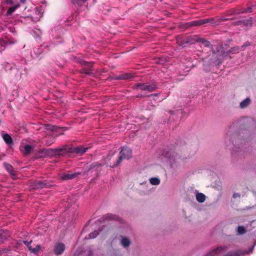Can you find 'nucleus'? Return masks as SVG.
Here are the masks:
<instances>
[{
	"label": "nucleus",
	"instance_id": "nucleus-1",
	"mask_svg": "<svg viewBox=\"0 0 256 256\" xmlns=\"http://www.w3.org/2000/svg\"><path fill=\"white\" fill-rule=\"evenodd\" d=\"M121 150L120 152V156L116 164L113 166H118L123 160H128L132 157V150L128 146H123L120 148Z\"/></svg>",
	"mask_w": 256,
	"mask_h": 256
},
{
	"label": "nucleus",
	"instance_id": "nucleus-2",
	"mask_svg": "<svg viewBox=\"0 0 256 256\" xmlns=\"http://www.w3.org/2000/svg\"><path fill=\"white\" fill-rule=\"evenodd\" d=\"M133 88L135 90H141L148 91V92H154L157 88V85L155 82L151 84L147 85L145 83H138Z\"/></svg>",
	"mask_w": 256,
	"mask_h": 256
},
{
	"label": "nucleus",
	"instance_id": "nucleus-3",
	"mask_svg": "<svg viewBox=\"0 0 256 256\" xmlns=\"http://www.w3.org/2000/svg\"><path fill=\"white\" fill-rule=\"evenodd\" d=\"M32 186L35 189H42L44 188H51L53 184L47 180H36L32 182Z\"/></svg>",
	"mask_w": 256,
	"mask_h": 256
},
{
	"label": "nucleus",
	"instance_id": "nucleus-4",
	"mask_svg": "<svg viewBox=\"0 0 256 256\" xmlns=\"http://www.w3.org/2000/svg\"><path fill=\"white\" fill-rule=\"evenodd\" d=\"M70 145H63L61 147L56 148V156H64L70 153Z\"/></svg>",
	"mask_w": 256,
	"mask_h": 256
},
{
	"label": "nucleus",
	"instance_id": "nucleus-5",
	"mask_svg": "<svg viewBox=\"0 0 256 256\" xmlns=\"http://www.w3.org/2000/svg\"><path fill=\"white\" fill-rule=\"evenodd\" d=\"M88 149V147L84 148L82 146L74 147L70 145V153L71 154H76L78 156H82Z\"/></svg>",
	"mask_w": 256,
	"mask_h": 256
},
{
	"label": "nucleus",
	"instance_id": "nucleus-6",
	"mask_svg": "<svg viewBox=\"0 0 256 256\" xmlns=\"http://www.w3.org/2000/svg\"><path fill=\"white\" fill-rule=\"evenodd\" d=\"M81 174L80 172H72L70 171L67 173L64 174L61 176L62 180H68L77 178Z\"/></svg>",
	"mask_w": 256,
	"mask_h": 256
},
{
	"label": "nucleus",
	"instance_id": "nucleus-7",
	"mask_svg": "<svg viewBox=\"0 0 256 256\" xmlns=\"http://www.w3.org/2000/svg\"><path fill=\"white\" fill-rule=\"evenodd\" d=\"M200 43L203 44V45L206 48H208L210 49L211 51L212 52L213 54H215L216 52H218V48H216L214 47H216L212 45L210 42L206 40V39L202 38V40L200 42Z\"/></svg>",
	"mask_w": 256,
	"mask_h": 256
},
{
	"label": "nucleus",
	"instance_id": "nucleus-8",
	"mask_svg": "<svg viewBox=\"0 0 256 256\" xmlns=\"http://www.w3.org/2000/svg\"><path fill=\"white\" fill-rule=\"evenodd\" d=\"M65 250V245L64 244L59 242L56 244L54 247V252L56 256L60 255L63 253Z\"/></svg>",
	"mask_w": 256,
	"mask_h": 256
},
{
	"label": "nucleus",
	"instance_id": "nucleus-9",
	"mask_svg": "<svg viewBox=\"0 0 256 256\" xmlns=\"http://www.w3.org/2000/svg\"><path fill=\"white\" fill-rule=\"evenodd\" d=\"M10 234L8 230H0V244H2L8 238L10 237Z\"/></svg>",
	"mask_w": 256,
	"mask_h": 256
},
{
	"label": "nucleus",
	"instance_id": "nucleus-10",
	"mask_svg": "<svg viewBox=\"0 0 256 256\" xmlns=\"http://www.w3.org/2000/svg\"><path fill=\"white\" fill-rule=\"evenodd\" d=\"M118 216L116 214H107L104 215L100 220L102 222H104L106 220H118Z\"/></svg>",
	"mask_w": 256,
	"mask_h": 256
},
{
	"label": "nucleus",
	"instance_id": "nucleus-11",
	"mask_svg": "<svg viewBox=\"0 0 256 256\" xmlns=\"http://www.w3.org/2000/svg\"><path fill=\"white\" fill-rule=\"evenodd\" d=\"M255 7L254 6H249L246 9H244L241 10H234V13L229 12L228 14V16H230L232 15V14H244V13H248V12H252L254 11V8Z\"/></svg>",
	"mask_w": 256,
	"mask_h": 256
},
{
	"label": "nucleus",
	"instance_id": "nucleus-12",
	"mask_svg": "<svg viewBox=\"0 0 256 256\" xmlns=\"http://www.w3.org/2000/svg\"><path fill=\"white\" fill-rule=\"evenodd\" d=\"M227 246H219L216 248L212 250L211 252H210L206 256H216V255L219 254L223 250L226 249Z\"/></svg>",
	"mask_w": 256,
	"mask_h": 256
},
{
	"label": "nucleus",
	"instance_id": "nucleus-13",
	"mask_svg": "<svg viewBox=\"0 0 256 256\" xmlns=\"http://www.w3.org/2000/svg\"><path fill=\"white\" fill-rule=\"evenodd\" d=\"M76 62L78 63H80L82 65L86 66V68H88V70H90V72H92L93 70L92 68L94 64V62H86L85 60H76Z\"/></svg>",
	"mask_w": 256,
	"mask_h": 256
},
{
	"label": "nucleus",
	"instance_id": "nucleus-14",
	"mask_svg": "<svg viewBox=\"0 0 256 256\" xmlns=\"http://www.w3.org/2000/svg\"><path fill=\"white\" fill-rule=\"evenodd\" d=\"M46 129L53 132H61L66 130V128H60L56 126L47 124L46 126Z\"/></svg>",
	"mask_w": 256,
	"mask_h": 256
},
{
	"label": "nucleus",
	"instance_id": "nucleus-15",
	"mask_svg": "<svg viewBox=\"0 0 256 256\" xmlns=\"http://www.w3.org/2000/svg\"><path fill=\"white\" fill-rule=\"evenodd\" d=\"M202 24H204L202 19L192 20L185 24L186 28H188L192 26H198Z\"/></svg>",
	"mask_w": 256,
	"mask_h": 256
},
{
	"label": "nucleus",
	"instance_id": "nucleus-16",
	"mask_svg": "<svg viewBox=\"0 0 256 256\" xmlns=\"http://www.w3.org/2000/svg\"><path fill=\"white\" fill-rule=\"evenodd\" d=\"M101 166L102 164L98 162H93L90 165L88 170L90 171L92 170H95L98 172H100L101 171Z\"/></svg>",
	"mask_w": 256,
	"mask_h": 256
},
{
	"label": "nucleus",
	"instance_id": "nucleus-17",
	"mask_svg": "<svg viewBox=\"0 0 256 256\" xmlns=\"http://www.w3.org/2000/svg\"><path fill=\"white\" fill-rule=\"evenodd\" d=\"M134 76L129 73H124L116 76V80H129L132 78Z\"/></svg>",
	"mask_w": 256,
	"mask_h": 256
},
{
	"label": "nucleus",
	"instance_id": "nucleus-18",
	"mask_svg": "<svg viewBox=\"0 0 256 256\" xmlns=\"http://www.w3.org/2000/svg\"><path fill=\"white\" fill-rule=\"evenodd\" d=\"M202 38L200 37L198 35H194L188 38V40L187 42H190V44H194L196 42L200 43Z\"/></svg>",
	"mask_w": 256,
	"mask_h": 256
},
{
	"label": "nucleus",
	"instance_id": "nucleus-19",
	"mask_svg": "<svg viewBox=\"0 0 256 256\" xmlns=\"http://www.w3.org/2000/svg\"><path fill=\"white\" fill-rule=\"evenodd\" d=\"M3 164H4V168H6V170H7L8 172V173L10 175H12V176L16 175L15 172L14 170L13 167L11 164H8L6 162H4Z\"/></svg>",
	"mask_w": 256,
	"mask_h": 256
},
{
	"label": "nucleus",
	"instance_id": "nucleus-20",
	"mask_svg": "<svg viewBox=\"0 0 256 256\" xmlns=\"http://www.w3.org/2000/svg\"><path fill=\"white\" fill-rule=\"evenodd\" d=\"M202 22H204V24H210L212 26L218 25V22H216V19L213 18L202 19Z\"/></svg>",
	"mask_w": 256,
	"mask_h": 256
},
{
	"label": "nucleus",
	"instance_id": "nucleus-21",
	"mask_svg": "<svg viewBox=\"0 0 256 256\" xmlns=\"http://www.w3.org/2000/svg\"><path fill=\"white\" fill-rule=\"evenodd\" d=\"M4 140V142L8 145H10L13 144L14 142L11 136L8 134H4L2 136Z\"/></svg>",
	"mask_w": 256,
	"mask_h": 256
},
{
	"label": "nucleus",
	"instance_id": "nucleus-22",
	"mask_svg": "<svg viewBox=\"0 0 256 256\" xmlns=\"http://www.w3.org/2000/svg\"><path fill=\"white\" fill-rule=\"evenodd\" d=\"M131 242L130 240L126 237H122V238L120 240L121 245L124 248H128Z\"/></svg>",
	"mask_w": 256,
	"mask_h": 256
},
{
	"label": "nucleus",
	"instance_id": "nucleus-23",
	"mask_svg": "<svg viewBox=\"0 0 256 256\" xmlns=\"http://www.w3.org/2000/svg\"><path fill=\"white\" fill-rule=\"evenodd\" d=\"M251 102V100L250 98H246L245 100L241 102L240 104V106L241 108H246Z\"/></svg>",
	"mask_w": 256,
	"mask_h": 256
},
{
	"label": "nucleus",
	"instance_id": "nucleus-24",
	"mask_svg": "<svg viewBox=\"0 0 256 256\" xmlns=\"http://www.w3.org/2000/svg\"><path fill=\"white\" fill-rule=\"evenodd\" d=\"M34 148L30 144H26L24 146V155H28L30 154L33 150Z\"/></svg>",
	"mask_w": 256,
	"mask_h": 256
},
{
	"label": "nucleus",
	"instance_id": "nucleus-25",
	"mask_svg": "<svg viewBox=\"0 0 256 256\" xmlns=\"http://www.w3.org/2000/svg\"><path fill=\"white\" fill-rule=\"evenodd\" d=\"M196 199L198 202L202 203L205 201L206 196L204 194L199 192L196 194Z\"/></svg>",
	"mask_w": 256,
	"mask_h": 256
},
{
	"label": "nucleus",
	"instance_id": "nucleus-26",
	"mask_svg": "<svg viewBox=\"0 0 256 256\" xmlns=\"http://www.w3.org/2000/svg\"><path fill=\"white\" fill-rule=\"evenodd\" d=\"M44 151L48 156H56V148H47Z\"/></svg>",
	"mask_w": 256,
	"mask_h": 256
},
{
	"label": "nucleus",
	"instance_id": "nucleus-27",
	"mask_svg": "<svg viewBox=\"0 0 256 256\" xmlns=\"http://www.w3.org/2000/svg\"><path fill=\"white\" fill-rule=\"evenodd\" d=\"M244 254V252L238 250L235 252H230L224 256H242Z\"/></svg>",
	"mask_w": 256,
	"mask_h": 256
},
{
	"label": "nucleus",
	"instance_id": "nucleus-28",
	"mask_svg": "<svg viewBox=\"0 0 256 256\" xmlns=\"http://www.w3.org/2000/svg\"><path fill=\"white\" fill-rule=\"evenodd\" d=\"M79 72L80 74H84L89 76H93L94 73L92 72H90V70H88L86 68H81L79 70Z\"/></svg>",
	"mask_w": 256,
	"mask_h": 256
},
{
	"label": "nucleus",
	"instance_id": "nucleus-29",
	"mask_svg": "<svg viewBox=\"0 0 256 256\" xmlns=\"http://www.w3.org/2000/svg\"><path fill=\"white\" fill-rule=\"evenodd\" d=\"M20 5L19 4H17L13 6L10 7L6 12V14L8 16L11 15L17 8L20 7Z\"/></svg>",
	"mask_w": 256,
	"mask_h": 256
},
{
	"label": "nucleus",
	"instance_id": "nucleus-30",
	"mask_svg": "<svg viewBox=\"0 0 256 256\" xmlns=\"http://www.w3.org/2000/svg\"><path fill=\"white\" fill-rule=\"evenodd\" d=\"M240 47L238 46H234L232 48L229 50H228L226 52L227 54H236L239 52Z\"/></svg>",
	"mask_w": 256,
	"mask_h": 256
},
{
	"label": "nucleus",
	"instance_id": "nucleus-31",
	"mask_svg": "<svg viewBox=\"0 0 256 256\" xmlns=\"http://www.w3.org/2000/svg\"><path fill=\"white\" fill-rule=\"evenodd\" d=\"M86 0H72V2L75 6H82Z\"/></svg>",
	"mask_w": 256,
	"mask_h": 256
},
{
	"label": "nucleus",
	"instance_id": "nucleus-32",
	"mask_svg": "<svg viewBox=\"0 0 256 256\" xmlns=\"http://www.w3.org/2000/svg\"><path fill=\"white\" fill-rule=\"evenodd\" d=\"M23 242L26 246L27 248H28V250L30 251V250H31L32 249V246H31V243H32V240H30V242H28V241H26V240H20L19 242H17V244H20V242Z\"/></svg>",
	"mask_w": 256,
	"mask_h": 256
},
{
	"label": "nucleus",
	"instance_id": "nucleus-33",
	"mask_svg": "<svg viewBox=\"0 0 256 256\" xmlns=\"http://www.w3.org/2000/svg\"><path fill=\"white\" fill-rule=\"evenodd\" d=\"M242 24L244 26H252V18H250L248 20H242Z\"/></svg>",
	"mask_w": 256,
	"mask_h": 256
},
{
	"label": "nucleus",
	"instance_id": "nucleus-34",
	"mask_svg": "<svg viewBox=\"0 0 256 256\" xmlns=\"http://www.w3.org/2000/svg\"><path fill=\"white\" fill-rule=\"evenodd\" d=\"M150 182L152 185H158L160 183V180L156 178H150Z\"/></svg>",
	"mask_w": 256,
	"mask_h": 256
},
{
	"label": "nucleus",
	"instance_id": "nucleus-35",
	"mask_svg": "<svg viewBox=\"0 0 256 256\" xmlns=\"http://www.w3.org/2000/svg\"><path fill=\"white\" fill-rule=\"evenodd\" d=\"M40 248H41L39 244H38L34 248H32V249H31V250H30V252L32 253L36 254L40 250Z\"/></svg>",
	"mask_w": 256,
	"mask_h": 256
},
{
	"label": "nucleus",
	"instance_id": "nucleus-36",
	"mask_svg": "<svg viewBox=\"0 0 256 256\" xmlns=\"http://www.w3.org/2000/svg\"><path fill=\"white\" fill-rule=\"evenodd\" d=\"M238 232L240 234H242L246 232V230L244 226H239L238 228Z\"/></svg>",
	"mask_w": 256,
	"mask_h": 256
},
{
	"label": "nucleus",
	"instance_id": "nucleus-37",
	"mask_svg": "<svg viewBox=\"0 0 256 256\" xmlns=\"http://www.w3.org/2000/svg\"><path fill=\"white\" fill-rule=\"evenodd\" d=\"M98 234V232L97 230H94V232H93L89 234V237L90 238H94Z\"/></svg>",
	"mask_w": 256,
	"mask_h": 256
},
{
	"label": "nucleus",
	"instance_id": "nucleus-38",
	"mask_svg": "<svg viewBox=\"0 0 256 256\" xmlns=\"http://www.w3.org/2000/svg\"><path fill=\"white\" fill-rule=\"evenodd\" d=\"M232 18H216V22H218V24L220 22H225V21H226V20H232Z\"/></svg>",
	"mask_w": 256,
	"mask_h": 256
},
{
	"label": "nucleus",
	"instance_id": "nucleus-39",
	"mask_svg": "<svg viewBox=\"0 0 256 256\" xmlns=\"http://www.w3.org/2000/svg\"><path fill=\"white\" fill-rule=\"evenodd\" d=\"M242 20H238L233 22L232 24L234 25V26L241 25L242 24Z\"/></svg>",
	"mask_w": 256,
	"mask_h": 256
},
{
	"label": "nucleus",
	"instance_id": "nucleus-40",
	"mask_svg": "<svg viewBox=\"0 0 256 256\" xmlns=\"http://www.w3.org/2000/svg\"><path fill=\"white\" fill-rule=\"evenodd\" d=\"M10 250V248H0V251H1L2 254L4 253H8Z\"/></svg>",
	"mask_w": 256,
	"mask_h": 256
},
{
	"label": "nucleus",
	"instance_id": "nucleus-41",
	"mask_svg": "<svg viewBox=\"0 0 256 256\" xmlns=\"http://www.w3.org/2000/svg\"><path fill=\"white\" fill-rule=\"evenodd\" d=\"M250 44L249 42H245L242 46V50H244V48H246V46H250Z\"/></svg>",
	"mask_w": 256,
	"mask_h": 256
},
{
	"label": "nucleus",
	"instance_id": "nucleus-42",
	"mask_svg": "<svg viewBox=\"0 0 256 256\" xmlns=\"http://www.w3.org/2000/svg\"><path fill=\"white\" fill-rule=\"evenodd\" d=\"M6 3L8 4H13L14 1L13 0H6Z\"/></svg>",
	"mask_w": 256,
	"mask_h": 256
},
{
	"label": "nucleus",
	"instance_id": "nucleus-43",
	"mask_svg": "<svg viewBox=\"0 0 256 256\" xmlns=\"http://www.w3.org/2000/svg\"><path fill=\"white\" fill-rule=\"evenodd\" d=\"M52 143H53V142L52 141L46 140V145L47 146H50Z\"/></svg>",
	"mask_w": 256,
	"mask_h": 256
},
{
	"label": "nucleus",
	"instance_id": "nucleus-44",
	"mask_svg": "<svg viewBox=\"0 0 256 256\" xmlns=\"http://www.w3.org/2000/svg\"><path fill=\"white\" fill-rule=\"evenodd\" d=\"M233 197L234 198H240V194H238V193H234L233 194Z\"/></svg>",
	"mask_w": 256,
	"mask_h": 256
},
{
	"label": "nucleus",
	"instance_id": "nucleus-45",
	"mask_svg": "<svg viewBox=\"0 0 256 256\" xmlns=\"http://www.w3.org/2000/svg\"><path fill=\"white\" fill-rule=\"evenodd\" d=\"M22 3H24L26 0H20Z\"/></svg>",
	"mask_w": 256,
	"mask_h": 256
},
{
	"label": "nucleus",
	"instance_id": "nucleus-46",
	"mask_svg": "<svg viewBox=\"0 0 256 256\" xmlns=\"http://www.w3.org/2000/svg\"><path fill=\"white\" fill-rule=\"evenodd\" d=\"M136 97L137 98H142V97H143V96L142 94H141V95L138 96Z\"/></svg>",
	"mask_w": 256,
	"mask_h": 256
},
{
	"label": "nucleus",
	"instance_id": "nucleus-47",
	"mask_svg": "<svg viewBox=\"0 0 256 256\" xmlns=\"http://www.w3.org/2000/svg\"><path fill=\"white\" fill-rule=\"evenodd\" d=\"M214 64H215V62H213L212 63H211V64H210V65H211L212 66H214Z\"/></svg>",
	"mask_w": 256,
	"mask_h": 256
},
{
	"label": "nucleus",
	"instance_id": "nucleus-48",
	"mask_svg": "<svg viewBox=\"0 0 256 256\" xmlns=\"http://www.w3.org/2000/svg\"><path fill=\"white\" fill-rule=\"evenodd\" d=\"M158 94H152L151 96H158Z\"/></svg>",
	"mask_w": 256,
	"mask_h": 256
},
{
	"label": "nucleus",
	"instance_id": "nucleus-49",
	"mask_svg": "<svg viewBox=\"0 0 256 256\" xmlns=\"http://www.w3.org/2000/svg\"><path fill=\"white\" fill-rule=\"evenodd\" d=\"M2 255L1 251H0V256Z\"/></svg>",
	"mask_w": 256,
	"mask_h": 256
}]
</instances>
